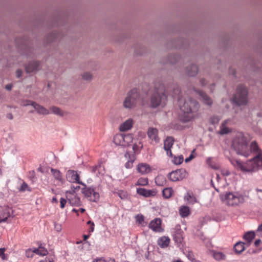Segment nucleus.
Here are the masks:
<instances>
[{
    "label": "nucleus",
    "mask_w": 262,
    "mask_h": 262,
    "mask_svg": "<svg viewBox=\"0 0 262 262\" xmlns=\"http://www.w3.org/2000/svg\"><path fill=\"white\" fill-rule=\"evenodd\" d=\"M18 190L20 192H24L25 191H31V189L26 182H23Z\"/></svg>",
    "instance_id": "nucleus-37"
},
{
    "label": "nucleus",
    "mask_w": 262,
    "mask_h": 262,
    "mask_svg": "<svg viewBox=\"0 0 262 262\" xmlns=\"http://www.w3.org/2000/svg\"><path fill=\"white\" fill-rule=\"evenodd\" d=\"M7 118L10 120H12L13 118V115L11 113H9L7 115Z\"/></svg>",
    "instance_id": "nucleus-55"
},
{
    "label": "nucleus",
    "mask_w": 262,
    "mask_h": 262,
    "mask_svg": "<svg viewBox=\"0 0 262 262\" xmlns=\"http://www.w3.org/2000/svg\"><path fill=\"white\" fill-rule=\"evenodd\" d=\"M139 94L137 89H134L129 92L123 102L125 108H131L135 107L139 101Z\"/></svg>",
    "instance_id": "nucleus-6"
},
{
    "label": "nucleus",
    "mask_w": 262,
    "mask_h": 262,
    "mask_svg": "<svg viewBox=\"0 0 262 262\" xmlns=\"http://www.w3.org/2000/svg\"><path fill=\"white\" fill-rule=\"evenodd\" d=\"M155 183L158 186H163L166 183V178L162 175H158L155 178Z\"/></svg>",
    "instance_id": "nucleus-26"
},
{
    "label": "nucleus",
    "mask_w": 262,
    "mask_h": 262,
    "mask_svg": "<svg viewBox=\"0 0 262 262\" xmlns=\"http://www.w3.org/2000/svg\"><path fill=\"white\" fill-rule=\"evenodd\" d=\"M137 170L141 174H147L151 171L149 165L145 163H139L137 167Z\"/></svg>",
    "instance_id": "nucleus-18"
},
{
    "label": "nucleus",
    "mask_w": 262,
    "mask_h": 262,
    "mask_svg": "<svg viewBox=\"0 0 262 262\" xmlns=\"http://www.w3.org/2000/svg\"><path fill=\"white\" fill-rule=\"evenodd\" d=\"M51 171L55 179L61 183H63V179L62 177V175L59 170L51 168Z\"/></svg>",
    "instance_id": "nucleus-24"
},
{
    "label": "nucleus",
    "mask_w": 262,
    "mask_h": 262,
    "mask_svg": "<svg viewBox=\"0 0 262 262\" xmlns=\"http://www.w3.org/2000/svg\"><path fill=\"white\" fill-rule=\"evenodd\" d=\"M183 161V157L180 156L178 157H175L173 159V163L176 165L181 164Z\"/></svg>",
    "instance_id": "nucleus-39"
},
{
    "label": "nucleus",
    "mask_w": 262,
    "mask_h": 262,
    "mask_svg": "<svg viewBox=\"0 0 262 262\" xmlns=\"http://www.w3.org/2000/svg\"><path fill=\"white\" fill-rule=\"evenodd\" d=\"M88 225H90V228L88 229V231L90 233L93 232L94 230V226L95 224L94 222H91V221H89L87 222Z\"/></svg>",
    "instance_id": "nucleus-42"
},
{
    "label": "nucleus",
    "mask_w": 262,
    "mask_h": 262,
    "mask_svg": "<svg viewBox=\"0 0 262 262\" xmlns=\"http://www.w3.org/2000/svg\"><path fill=\"white\" fill-rule=\"evenodd\" d=\"M39 66V63L37 61L30 62L26 66V71L28 73L36 72L38 70Z\"/></svg>",
    "instance_id": "nucleus-22"
},
{
    "label": "nucleus",
    "mask_w": 262,
    "mask_h": 262,
    "mask_svg": "<svg viewBox=\"0 0 262 262\" xmlns=\"http://www.w3.org/2000/svg\"><path fill=\"white\" fill-rule=\"evenodd\" d=\"M256 190V192H262V189H259L257 188V189H256V190Z\"/></svg>",
    "instance_id": "nucleus-64"
},
{
    "label": "nucleus",
    "mask_w": 262,
    "mask_h": 262,
    "mask_svg": "<svg viewBox=\"0 0 262 262\" xmlns=\"http://www.w3.org/2000/svg\"><path fill=\"white\" fill-rule=\"evenodd\" d=\"M50 110L53 114L59 116H63L66 114L62 110L56 106L51 107Z\"/></svg>",
    "instance_id": "nucleus-33"
},
{
    "label": "nucleus",
    "mask_w": 262,
    "mask_h": 262,
    "mask_svg": "<svg viewBox=\"0 0 262 262\" xmlns=\"http://www.w3.org/2000/svg\"><path fill=\"white\" fill-rule=\"evenodd\" d=\"M34 253L36 254L35 248L34 249H28L26 251V256L28 258L33 257Z\"/></svg>",
    "instance_id": "nucleus-38"
},
{
    "label": "nucleus",
    "mask_w": 262,
    "mask_h": 262,
    "mask_svg": "<svg viewBox=\"0 0 262 262\" xmlns=\"http://www.w3.org/2000/svg\"><path fill=\"white\" fill-rule=\"evenodd\" d=\"M82 76V78L86 80H90L92 78V74L88 72L84 73Z\"/></svg>",
    "instance_id": "nucleus-41"
},
{
    "label": "nucleus",
    "mask_w": 262,
    "mask_h": 262,
    "mask_svg": "<svg viewBox=\"0 0 262 262\" xmlns=\"http://www.w3.org/2000/svg\"><path fill=\"white\" fill-rule=\"evenodd\" d=\"M52 202L53 203H54V202L57 203L58 202L57 200V199L56 198H53Z\"/></svg>",
    "instance_id": "nucleus-63"
},
{
    "label": "nucleus",
    "mask_w": 262,
    "mask_h": 262,
    "mask_svg": "<svg viewBox=\"0 0 262 262\" xmlns=\"http://www.w3.org/2000/svg\"><path fill=\"white\" fill-rule=\"evenodd\" d=\"M188 176L187 171L184 169H179L169 173V179L172 182L181 181Z\"/></svg>",
    "instance_id": "nucleus-8"
},
{
    "label": "nucleus",
    "mask_w": 262,
    "mask_h": 262,
    "mask_svg": "<svg viewBox=\"0 0 262 262\" xmlns=\"http://www.w3.org/2000/svg\"><path fill=\"white\" fill-rule=\"evenodd\" d=\"M180 215L185 217L188 216L190 214V210L188 207L186 206H181L179 210Z\"/></svg>",
    "instance_id": "nucleus-29"
},
{
    "label": "nucleus",
    "mask_w": 262,
    "mask_h": 262,
    "mask_svg": "<svg viewBox=\"0 0 262 262\" xmlns=\"http://www.w3.org/2000/svg\"><path fill=\"white\" fill-rule=\"evenodd\" d=\"M122 194H123V196H121V193H118L119 196L122 199H124V198H125L126 197V196H127L126 192H122Z\"/></svg>",
    "instance_id": "nucleus-54"
},
{
    "label": "nucleus",
    "mask_w": 262,
    "mask_h": 262,
    "mask_svg": "<svg viewBox=\"0 0 262 262\" xmlns=\"http://www.w3.org/2000/svg\"><path fill=\"white\" fill-rule=\"evenodd\" d=\"M193 158V157L192 155H191L189 158H187L185 159V162H188L189 161H190L191 159H192Z\"/></svg>",
    "instance_id": "nucleus-56"
},
{
    "label": "nucleus",
    "mask_w": 262,
    "mask_h": 262,
    "mask_svg": "<svg viewBox=\"0 0 262 262\" xmlns=\"http://www.w3.org/2000/svg\"><path fill=\"white\" fill-rule=\"evenodd\" d=\"M166 100L164 86L163 84H159L158 88L155 87V93L151 97V106L157 107L161 104H164Z\"/></svg>",
    "instance_id": "nucleus-4"
},
{
    "label": "nucleus",
    "mask_w": 262,
    "mask_h": 262,
    "mask_svg": "<svg viewBox=\"0 0 262 262\" xmlns=\"http://www.w3.org/2000/svg\"><path fill=\"white\" fill-rule=\"evenodd\" d=\"M81 192L89 201L91 202H97L99 199V194L93 187L86 186L84 183L82 185Z\"/></svg>",
    "instance_id": "nucleus-7"
},
{
    "label": "nucleus",
    "mask_w": 262,
    "mask_h": 262,
    "mask_svg": "<svg viewBox=\"0 0 262 262\" xmlns=\"http://www.w3.org/2000/svg\"><path fill=\"white\" fill-rule=\"evenodd\" d=\"M220 121V118L216 116H213L210 119V122L212 124L217 123Z\"/></svg>",
    "instance_id": "nucleus-43"
},
{
    "label": "nucleus",
    "mask_w": 262,
    "mask_h": 262,
    "mask_svg": "<svg viewBox=\"0 0 262 262\" xmlns=\"http://www.w3.org/2000/svg\"><path fill=\"white\" fill-rule=\"evenodd\" d=\"M162 221L159 218H156L152 220L149 225V228L155 232H162L163 229L161 227Z\"/></svg>",
    "instance_id": "nucleus-13"
},
{
    "label": "nucleus",
    "mask_w": 262,
    "mask_h": 262,
    "mask_svg": "<svg viewBox=\"0 0 262 262\" xmlns=\"http://www.w3.org/2000/svg\"><path fill=\"white\" fill-rule=\"evenodd\" d=\"M248 135L242 132H238L233 139L232 146L238 155L248 157L253 152L255 156L245 162L234 159H230V162L236 168L243 172H254L262 170V150L259 147L257 143L253 141L248 147Z\"/></svg>",
    "instance_id": "nucleus-1"
},
{
    "label": "nucleus",
    "mask_w": 262,
    "mask_h": 262,
    "mask_svg": "<svg viewBox=\"0 0 262 262\" xmlns=\"http://www.w3.org/2000/svg\"><path fill=\"white\" fill-rule=\"evenodd\" d=\"M12 84H7L6 86H5V88L6 89H7V90L8 91H10L11 90L12 88Z\"/></svg>",
    "instance_id": "nucleus-53"
},
{
    "label": "nucleus",
    "mask_w": 262,
    "mask_h": 262,
    "mask_svg": "<svg viewBox=\"0 0 262 262\" xmlns=\"http://www.w3.org/2000/svg\"><path fill=\"white\" fill-rule=\"evenodd\" d=\"M244 244L245 243L243 242L237 243L234 247L235 252L237 253H241L245 249Z\"/></svg>",
    "instance_id": "nucleus-32"
},
{
    "label": "nucleus",
    "mask_w": 262,
    "mask_h": 262,
    "mask_svg": "<svg viewBox=\"0 0 262 262\" xmlns=\"http://www.w3.org/2000/svg\"><path fill=\"white\" fill-rule=\"evenodd\" d=\"M233 124V121L231 119L225 120L220 126V134L221 135L227 134L231 132V129L229 127Z\"/></svg>",
    "instance_id": "nucleus-15"
},
{
    "label": "nucleus",
    "mask_w": 262,
    "mask_h": 262,
    "mask_svg": "<svg viewBox=\"0 0 262 262\" xmlns=\"http://www.w3.org/2000/svg\"><path fill=\"white\" fill-rule=\"evenodd\" d=\"M66 196L67 200L71 205L80 206L81 205L80 199L77 196V193L66 191Z\"/></svg>",
    "instance_id": "nucleus-12"
},
{
    "label": "nucleus",
    "mask_w": 262,
    "mask_h": 262,
    "mask_svg": "<svg viewBox=\"0 0 262 262\" xmlns=\"http://www.w3.org/2000/svg\"><path fill=\"white\" fill-rule=\"evenodd\" d=\"M7 221V216L5 217L4 219H2L0 217V223L2 222H6Z\"/></svg>",
    "instance_id": "nucleus-59"
},
{
    "label": "nucleus",
    "mask_w": 262,
    "mask_h": 262,
    "mask_svg": "<svg viewBox=\"0 0 262 262\" xmlns=\"http://www.w3.org/2000/svg\"><path fill=\"white\" fill-rule=\"evenodd\" d=\"M205 79H201V85H202V86H206V85H207V84L206 83H205V82H204V81H205Z\"/></svg>",
    "instance_id": "nucleus-58"
},
{
    "label": "nucleus",
    "mask_w": 262,
    "mask_h": 262,
    "mask_svg": "<svg viewBox=\"0 0 262 262\" xmlns=\"http://www.w3.org/2000/svg\"><path fill=\"white\" fill-rule=\"evenodd\" d=\"M256 234L259 237L262 236V224L258 226V229L256 231Z\"/></svg>",
    "instance_id": "nucleus-45"
},
{
    "label": "nucleus",
    "mask_w": 262,
    "mask_h": 262,
    "mask_svg": "<svg viewBox=\"0 0 262 262\" xmlns=\"http://www.w3.org/2000/svg\"><path fill=\"white\" fill-rule=\"evenodd\" d=\"M221 172H222V174L224 176H228L230 174V171L227 169L222 170Z\"/></svg>",
    "instance_id": "nucleus-49"
},
{
    "label": "nucleus",
    "mask_w": 262,
    "mask_h": 262,
    "mask_svg": "<svg viewBox=\"0 0 262 262\" xmlns=\"http://www.w3.org/2000/svg\"><path fill=\"white\" fill-rule=\"evenodd\" d=\"M133 124V120L132 119H128L120 125L119 129L121 132L128 130L132 128Z\"/></svg>",
    "instance_id": "nucleus-20"
},
{
    "label": "nucleus",
    "mask_w": 262,
    "mask_h": 262,
    "mask_svg": "<svg viewBox=\"0 0 262 262\" xmlns=\"http://www.w3.org/2000/svg\"><path fill=\"white\" fill-rule=\"evenodd\" d=\"M66 179L70 183L83 185V183L80 180V176L77 171L69 170L66 173Z\"/></svg>",
    "instance_id": "nucleus-10"
},
{
    "label": "nucleus",
    "mask_w": 262,
    "mask_h": 262,
    "mask_svg": "<svg viewBox=\"0 0 262 262\" xmlns=\"http://www.w3.org/2000/svg\"><path fill=\"white\" fill-rule=\"evenodd\" d=\"M248 91L242 85L237 86L236 92L234 95L232 100L238 105H246L247 103Z\"/></svg>",
    "instance_id": "nucleus-5"
},
{
    "label": "nucleus",
    "mask_w": 262,
    "mask_h": 262,
    "mask_svg": "<svg viewBox=\"0 0 262 262\" xmlns=\"http://www.w3.org/2000/svg\"><path fill=\"white\" fill-rule=\"evenodd\" d=\"M126 158L128 157L129 160L125 163V167L127 168H130L133 166V163L135 161V157L134 156H130L128 153H126L125 155Z\"/></svg>",
    "instance_id": "nucleus-31"
},
{
    "label": "nucleus",
    "mask_w": 262,
    "mask_h": 262,
    "mask_svg": "<svg viewBox=\"0 0 262 262\" xmlns=\"http://www.w3.org/2000/svg\"><path fill=\"white\" fill-rule=\"evenodd\" d=\"M101 167V166L100 165H96L95 166H93L92 167V171L93 172H96L97 170L98 169V168H100Z\"/></svg>",
    "instance_id": "nucleus-50"
},
{
    "label": "nucleus",
    "mask_w": 262,
    "mask_h": 262,
    "mask_svg": "<svg viewBox=\"0 0 262 262\" xmlns=\"http://www.w3.org/2000/svg\"><path fill=\"white\" fill-rule=\"evenodd\" d=\"M118 140V142L116 141V144H118L122 146H126L132 142L133 137L131 135L124 134H119L116 135V140Z\"/></svg>",
    "instance_id": "nucleus-9"
},
{
    "label": "nucleus",
    "mask_w": 262,
    "mask_h": 262,
    "mask_svg": "<svg viewBox=\"0 0 262 262\" xmlns=\"http://www.w3.org/2000/svg\"><path fill=\"white\" fill-rule=\"evenodd\" d=\"M83 240L86 241L89 237V235H83Z\"/></svg>",
    "instance_id": "nucleus-61"
},
{
    "label": "nucleus",
    "mask_w": 262,
    "mask_h": 262,
    "mask_svg": "<svg viewBox=\"0 0 262 262\" xmlns=\"http://www.w3.org/2000/svg\"><path fill=\"white\" fill-rule=\"evenodd\" d=\"M178 101L183 121H190L194 117V113L199 108V103L190 98L184 100L179 98Z\"/></svg>",
    "instance_id": "nucleus-2"
},
{
    "label": "nucleus",
    "mask_w": 262,
    "mask_h": 262,
    "mask_svg": "<svg viewBox=\"0 0 262 262\" xmlns=\"http://www.w3.org/2000/svg\"><path fill=\"white\" fill-rule=\"evenodd\" d=\"M170 239L167 236H162L158 240V244L162 248H166L169 244Z\"/></svg>",
    "instance_id": "nucleus-23"
},
{
    "label": "nucleus",
    "mask_w": 262,
    "mask_h": 262,
    "mask_svg": "<svg viewBox=\"0 0 262 262\" xmlns=\"http://www.w3.org/2000/svg\"><path fill=\"white\" fill-rule=\"evenodd\" d=\"M261 243V240L259 239H256L254 242V246L255 247H258Z\"/></svg>",
    "instance_id": "nucleus-52"
},
{
    "label": "nucleus",
    "mask_w": 262,
    "mask_h": 262,
    "mask_svg": "<svg viewBox=\"0 0 262 262\" xmlns=\"http://www.w3.org/2000/svg\"><path fill=\"white\" fill-rule=\"evenodd\" d=\"M136 222L142 226L146 225V223L144 222V217L142 214H138L135 217Z\"/></svg>",
    "instance_id": "nucleus-35"
},
{
    "label": "nucleus",
    "mask_w": 262,
    "mask_h": 262,
    "mask_svg": "<svg viewBox=\"0 0 262 262\" xmlns=\"http://www.w3.org/2000/svg\"><path fill=\"white\" fill-rule=\"evenodd\" d=\"M174 143V139L172 137H168L164 142V149L166 151L167 155L171 157L172 154L171 150Z\"/></svg>",
    "instance_id": "nucleus-16"
},
{
    "label": "nucleus",
    "mask_w": 262,
    "mask_h": 262,
    "mask_svg": "<svg viewBox=\"0 0 262 262\" xmlns=\"http://www.w3.org/2000/svg\"><path fill=\"white\" fill-rule=\"evenodd\" d=\"M148 184V179L147 178H139L137 183L136 185H140V186H146Z\"/></svg>",
    "instance_id": "nucleus-34"
},
{
    "label": "nucleus",
    "mask_w": 262,
    "mask_h": 262,
    "mask_svg": "<svg viewBox=\"0 0 262 262\" xmlns=\"http://www.w3.org/2000/svg\"><path fill=\"white\" fill-rule=\"evenodd\" d=\"M194 91L200 95L201 98V100L203 103L208 105V106L211 105L212 103V100L205 93L197 90H194Z\"/></svg>",
    "instance_id": "nucleus-21"
},
{
    "label": "nucleus",
    "mask_w": 262,
    "mask_h": 262,
    "mask_svg": "<svg viewBox=\"0 0 262 262\" xmlns=\"http://www.w3.org/2000/svg\"><path fill=\"white\" fill-rule=\"evenodd\" d=\"M256 235V232L248 231L244 234V238L247 242V244H249L252 242Z\"/></svg>",
    "instance_id": "nucleus-25"
},
{
    "label": "nucleus",
    "mask_w": 262,
    "mask_h": 262,
    "mask_svg": "<svg viewBox=\"0 0 262 262\" xmlns=\"http://www.w3.org/2000/svg\"><path fill=\"white\" fill-rule=\"evenodd\" d=\"M223 202L229 207L239 206L245 202V197L237 192H229L221 195Z\"/></svg>",
    "instance_id": "nucleus-3"
},
{
    "label": "nucleus",
    "mask_w": 262,
    "mask_h": 262,
    "mask_svg": "<svg viewBox=\"0 0 262 262\" xmlns=\"http://www.w3.org/2000/svg\"><path fill=\"white\" fill-rule=\"evenodd\" d=\"M137 192L139 195L145 197L154 196L157 193V191L155 189L148 190L143 188H137Z\"/></svg>",
    "instance_id": "nucleus-17"
},
{
    "label": "nucleus",
    "mask_w": 262,
    "mask_h": 262,
    "mask_svg": "<svg viewBox=\"0 0 262 262\" xmlns=\"http://www.w3.org/2000/svg\"><path fill=\"white\" fill-rule=\"evenodd\" d=\"M214 85L213 83L210 84V88L209 89H210L211 92L212 91V90H213V88H212L214 87Z\"/></svg>",
    "instance_id": "nucleus-62"
},
{
    "label": "nucleus",
    "mask_w": 262,
    "mask_h": 262,
    "mask_svg": "<svg viewBox=\"0 0 262 262\" xmlns=\"http://www.w3.org/2000/svg\"><path fill=\"white\" fill-rule=\"evenodd\" d=\"M22 70H17L16 71V76L18 78H19L22 75Z\"/></svg>",
    "instance_id": "nucleus-51"
},
{
    "label": "nucleus",
    "mask_w": 262,
    "mask_h": 262,
    "mask_svg": "<svg viewBox=\"0 0 262 262\" xmlns=\"http://www.w3.org/2000/svg\"><path fill=\"white\" fill-rule=\"evenodd\" d=\"M173 194V190L171 187L165 188L162 191V195L165 199H169Z\"/></svg>",
    "instance_id": "nucleus-28"
},
{
    "label": "nucleus",
    "mask_w": 262,
    "mask_h": 262,
    "mask_svg": "<svg viewBox=\"0 0 262 262\" xmlns=\"http://www.w3.org/2000/svg\"><path fill=\"white\" fill-rule=\"evenodd\" d=\"M54 227L56 230L58 232H60L62 230L61 225L60 224L55 223Z\"/></svg>",
    "instance_id": "nucleus-48"
},
{
    "label": "nucleus",
    "mask_w": 262,
    "mask_h": 262,
    "mask_svg": "<svg viewBox=\"0 0 262 262\" xmlns=\"http://www.w3.org/2000/svg\"><path fill=\"white\" fill-rule=\"evenodd\" d=\"M198 71V67L195 64H192L190 67H187V74L190 76H195Z\"/></svg>",
    "instance_id": "nucleus-27"
},
{
    "label": "nucleus",
    "mask_w": 262,
    "mask_h": 262,
    "mask_svg": "<svg viewBox=\"0 0 262 262\" xmlns=\"http://www.w3.org/2000/svg\"><path fill=\"white\" fill-rule=\"evenodd\" d=\"M10 209L9 207H5L3 209V213L0 215V217L2 219H4L5 217L7 216V220H8V217H9L11 215L10 213Z\"/></svg>",
    "instance_id": "nucleus-36"
},
{
    "label": "nucleus",
    "mask_w": 262,
    "mask_h": 262,
    "mask_svg": "<svg viewBox=\"0 0 262 262\" xmlns=\"http://www.w3.org/2000/svg\"><path fill=\"white\" fill-rule=\"evenodd\" d=\"M147 136L151 140V143L157 144L159 142L160 138L158 136V130L154 127H149L147 132Z\"/></svg>",
    "instance_id": "nucleus-14"
},
{
    "label": "nucleus",
    "mask_w": 262,
    "mask_h": 262,
    "mask_svg": "<svg viewBox=\"0 0 262 262\" xmlns=\"http://www.w3.org/2000/svg\"><path fill=\"white\" fill-rule=\"evenodd\" d=\"M179 93H180V90L178 88H177L176 89L174 90L173 93H174V95H177V94H179Z\"/></svg>",
    "instance_id": "nucleus-57"
},
{
    "label": "nucleus",
    "mask_w": 262,
    "mask_h": 262,
    "mask_svg": "<svg viewBox=\"0 0 262 262\" xmlns=\"http://www.w3.org/2000/svg\"><path fill=\"white\" fill-rule=\"evenodd\" d=\"M29 105H32L38 114L46 115L50 114V112L48 109L35 102L27 101L26 103L23 104V105L24 106Z\"/></svg>",
    "instance_id": "nucleus-11"
},
{
    "label": "nucleus",
    "mask_w": 262,
    "mask_h": 262,
    "mask_svg": "<svg viewBox=\"0 0 262 262\" xmlns=\"http://www.w3.org/2000/svg\"><path fill=\"white\" fill-rule=\"evenodd\" d=\"M6 251V249L3 248H0V256L3 259H5V252Z\"/></svg>",
    "instance_id": "nucleus-47"
},
{
    "label": "nucleus",
    "mask_w": 262,
    "mask_h": 262,
    "mask_svg": "<svg viewBox=\"0 0 262 262\" xmlns=\"http://www.w3.org/2000/svg\"><path fill=\"white\" fill-rule=\"evenodd\" d=\"M80 187L79 186H74V185H71L70 187V189L69 190H67V191H70L72 193H76L77 191H79Z\"/></svg>",
    "instance_id": "nucleus-40"
},
{
    "label": "nucleus",
    "mask_w": 262,
    "mask_h": 262,
    "mask_svg": "<svg viewBox=\"0 0 262 262\" xmlns=\"http://www.w3.org/2000/svg\"><path fill=\"white\" fill-rule=\"evenodd\" d=\"M36 254L40 256H45L47 255L48 252L47 249L43 247L41 245L39 246L38 248H35Z\"/></svg>",
    "instance_id": "nucleus-30"
},
{
    "label": "nucleus",
    "mask_w": 262,
    "mask_h": 262,
    "mask_svg": "<svg viewBox=\"0 0 262 262\" xmlns=\"http://www.w3.org/2000/svg\"><path fill=\"white\" fill-rule=\"evenodd\" d=\"M67 203V200L64 198H61L60 200V206L61 208H63L65 207V205Z\"/></svg>",
    "instance_id": "nucleus-46"
},
{
    "label": "nucleus",
    "mask_w": 262,
    "mask_h": 262,
    "mask_svg": "<svg viewBox=\"0 0 262 262\" xmlns=\"http://www.w3.org/2000/svg\"><path fill=\"white\" fill-rule=\"evenodd\" d=\"M93 262H105L104 260L102 259H96Z\"/></svg>",
    "instance_id": "nucleus-60"
},
{
    "label": "nucleus",
    "mask_w": 262,
    "mask_h": 262,
    "mask_svg": "<svg viewBox=\"0 0 262 262\" xmlns=\"http://www.w3.org/2000/svg\"><path fill=\"white\" fill-rule=\"evenodd\" d=\"M210 252L211 255L217 261L225 260L226 259L227 256L226 254L222 252L212 250Z\"/></svg>",
    "instance_id": "nucleus-19"
},
{
    "label": "nucleus",
    "mask_w": 262,
    "mask_h": 262,
    "mask_svg": "<svg viewBox=\"0 0 262 262\" xmlns=\"http://www.w3.org/2000/svg\"><path fill=\"white\" fill-rule=\"evenodd\" d=\"M187 256L188 258V259L190 260L192 262H194L195 258L192 252H188Z\"/></svg>",
    "instance_id": "nucleus-44"
}]
</instances>
